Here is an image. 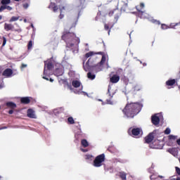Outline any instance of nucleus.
Listing matches in <instances>:
<instances>
[{"label":"nucleus","instance_id":"f257e3e1","mask_svg":"<svg viewBox=\"0 0 180 180\" xmlns=\"http://www.w3.org/2000/svg\"><path fill=\"white\" fill-rule=\"evenodd\" d=\"M141 108H143V105L139 103H128L123 110V112L127 117L133 118L136 116V115L140 112Z\"/></svg>","mask_w":180,"mask_h":180},{"label":"nucleus","instance_id":"f03ea898","mask_svg":"<svg viewBox=\"0 0 180 180\" xmlns=\"http://www.w3.org/2000/svg\"><path fill=\"white\" fill-rule=\"evenodd\" d=\"M62 39L66 41L68 47H72L75 43H79V39L75 37L74 33L68 32L62 36Z\"/></svg>","mask_w":180,"mask_h":180},{"label":"nucleus","instance_id":"7ed1b4c3","mask_svg":"<svg viewBox=\"0 0 180 180\" xmlns=\"http://www.w3.org/2000/svg\"><path fill=\"white\" fill-rule=\"evenodd\" d=\"M143 8H144V4L143 3H141L140 6H136L137 11H139V16H141V18H142L143 19L144 18L148 19L150 22H152V23H155V25H160V21L157 20H154L153 17H150V15L147 14V13L143 11Z\"/></svg>","mask_w":180,"mask_h":180},{"label":"nucleus","instance_id":"20e7f679","mask_svg":"<svg viewBox=\"0 0 180 180\" xmlns=\"http://www.w3.org/2000/svg\"><path fill=\"white\" fill-rule=\"evenodd\" d=\"M53 68V65L51 64V59L49 60H46L45 62V68L44 70V75L42 76V78L44 79H46V81H49V75H50V70Z\"/></svg>","mask_w":180,"mask_h":180},{"label":"nucleus","instance_id":"39448f33","mask_svg":"<svg viewBox=\"0 0 180 180\" xmlns=\"http://www.w3.org/2000/svg\"><path fill=\"white\" fill-rule=\"evenodd\" d=\"M103 162H105V155L101 154L100 155H98L95 158V160H94V162H93V165H94V167L99 168V167H102Z\"/></svg>","mask_w":180,"mask_h":180},{"label":"nucleus","instance_id":"423d86ee","mask_svg":"<svg viewBox=\"0 0 180 180\" xmlns=\"http://www.w3.org/2000/svg\"><path fill=\"white\" fill-rule=\"evenodd\" d=\"M72 84V86H74V88H80L81 91L84 89V86H82V84L81 83V82H79V80H73ZM81 91H77V94H82V95H88V94H86V92Z\"/></svg>","mask_w":180,"mask_h":180},{"label":"nucleus","instance_id":"0eeeda50","mask_svg":"<svg viewBox=\"0 0 180 180\" xmlns=\"http://www.w3.org/2000/svg\"><path fill=\"white\" fill-rule=\"evenodd\" d=\"M150 148H155L156 150H161V148H162V143H161V141L156 140L150 144Z\"/></svg>","mask_w":180,"mask_h":180},{"label":"nucleus","instance_id":"6e6552de","mask_svg":"<svg viewBox=\"0 0 180 180\" xmlns=\"http://www.w3.org/2000/svg\"><path fill=\"white\" fill-rule=\"evenodd\" d=\"M131 133L134 137H141L143 136V131L140 128L132 129Z\"/></svg>","mask_w":180,"mask_h":180},{"label":"nucleus","instance_id":"1a4fd4ad","mask_svg":"<svg viewBox=\"0 0 180 180\" xmlns=\"http://www.w3.org/2000/svg\"><path fill=\"white\" fill-rule=\"evenodd\" d=\"M59 66L58 68H56V70L54 72V75L56 77H61L63 74H64V68H63V65H58Z\"/></svg>","mask_w":180,"mask_h":180},{"label":"nucleus","instance_id":"9d476101","mask_svg":"<svg viewBox=\"0 0 180 180\" xmlns=\"http://www.w3.org/2000/svg\"><path fill=\"white\" fill-rule=\"evenodd\" d=\"M161 114H156L152 117V122L157 126L160 123V119H161Z\"/></svg>","mask_w":180,"mask_h":180},{"label":"nucleus","instance_id":"9b49d317","mask_svg":"<svg viewBox=\"0 0 180 180\" xmlns=\"http://www.w3.org/2000/svg\"><path fill=\"white\" fill-rule=\"evenodd\" d=\"M108 94L110 98H113V95L116 94V87H115L114 86H109Z\"/></svg>","mask_w":180,"mask_h":180},{"label":"nucleus","instance_id":"f8f14e48","mask_svg":"<svg viewBox=\"0 0 180 180\" xmlns=\"http://www.w3.org/2000/svg\"><path fill=\"white\" fill-rule=\"evenodd\" d=\"M107 60H108V55H106L105 53H102V58L99 63L100 68H99L98 71H101L102 70V65H103L105 64V61H107Z\"/></svg>","mask_w":180,"mask_h":180},{"label":"nucleus","instance_id":"ddd939ff","mask_svg":"<svg viewBox=\"0 0 180 180\" xmlns=\"http://www.w3.org/2000/svg\"><path fill=\"white\" fill-rule=\"evenodd\" d=\"M3 75L6 78H9L13 75V72L11 70V69L8 68L4 71Z\"/></svg>","mask_w":180,"mask_h":180},{"label":"nucleus","instance_id":"4468645a","mask_svg":"<svg viewBox=\"0 0 180 180\" xmlns=\"http://www.w3.org/2000/svg\"><path fill=\"white\" fill-rule=\"evenodd\" d=\"M168 153L174 155L176 158H178V149L175 148H172L168 149Z\"/></svg>","mask_w":180,"mask_h":180},{"label":"nucleus","instance_id":"2eb2a0df","mask_svg":"<svg viewBox=\"0 0 180 180\" xmlns=\"http://www.w3.org/2000/svg\"><path fill=\"white\" fill-rule=\"evenodd\" d=\"M27 116H28V117H30L31 119L37 118L36 114L34 113V110H33L32 109H29L27 110Z\"/></svg>","mask_w":180,"mask_h":180},{"label":"nucleus","instance_id":"dca6fc26","mask_svg":"<svg viewBox=\"0 0 180 180\" xmlns=\"http://www.w3.org/2000/svg\"><path fill=\"white\" fill-rule=\"evenodd\" d=\"M32 99V97H22L21 98V103H25V105H27V103H30V101Z\"/></svg>","mask_w":180,"mask_h":180},{"label":"nucleus","instance_id":"f3484780","mask_svg":"<svg viewBox=\"0 0 180 180\" xmlns=\"http://www.w3.org/2000/svg\"><path fill=\"white\" fill-rule=\"evenodd\" d=\"M120 79V77L117 75H113L111 78H110V82L112 83V84H116L117 82H119Z\"/></svg>","mask_w":180,"mask_h":180},{"label":"nucleus","instance_id":"a211bd4d","mask_svg":"<svg viewBox=\"0 0 180 180\" xmlns=\"http://www.w3.org/2000/svg\"><path fill=\"white\" fill-rule=\"evenodd\" d=\"M153 139H154V135L153 134H150L146 137V143H151L152 140Z\"/></svg>","mask_w":180,"mask_h":180},{"label":"nucleus","instance_id":"6ab92c4d","mask_svg":"<svg viewBox=\"0 0 180 180\" xmlns=\"http://www.w3.org/2000/svg\"><path fill=\"white\" fill-rule=\"evenodd\" d=\"M13 28V25H12L11 24H8V23H5L4 24V29L5 30H11V29Z\"/></svg>","mask_w":180,"mask_h":180},{"label":"nucleus","instance_id":"aec40b11","mask_svg":"<svg viewBox=\"0 0 180 180\" xmlns=\"http://www.w3.org/2000/svg\"><path fill=\"white\" fill-rule=\"evenodd\" d=\"M6 106L11 108V109H15V108H16V104L12 102H8L6 103Z\"/></svg>","mask_w":180,"mask_h":180},{"label":"nucleus","instance_id":"412c9836","mask_svg":"<svg viewBox=\"0 0 180 180\" xmlns=\"http://www.w3.org/2000/svg\"><path fill=\"white\" fill-rule=\"evenodd\" d=\"M175 82H176L175 79H170V80H168L167 82H166V84L168 86H172V85H174L175 84Z\"/></svg>","mask_w":180,"mask_h":180},{"label":"nucleus","instance_id":"4be33fe9","mask_svg":"<svg viewBox=\"0 0 180 180\" xmlns=\"http://www.w3.org/2000/svg\"><path fill=\"white\" fill-rule=\"evenodd\" d=\"M81 144L83 147H88V146H89L88 141H86V139H82L81 141Z\"/></svg>","mask_w":180,"mask_h":180},{"label":"nucleus","instance_id":"5701e85b","mask_svg":"<svg viewBox=\"0 0 180 180\" xmlns=\"http://www.w3.org/2000/svg\"><path fill=\"white\" fill-rule=\"evenodd\" d=\"M49 8L53 9V12H57V9H58V6H56V4L53 3H51L49 6Z\"/></svg>","mask_w":180,"mask_h":180},{"label":"nucleus","instance_id":"b1692460","mask_svg":"<svg viewBox=\"0 0 180 180\" xmlns=\"http://www.w3.org/2000/svg\"><path fill=\"white\" fill-rule=\"evenodd\" d=\"M87 77L89 79H95V75H92L91 72L87 74Z\"/></svg>","mask_w":180,"mask_h":180},{"label":"nucleus","instance_id":"393cba45","mask_svg":"<svg viewBox=\"0 0 180 180\" xmlns=\"http://www.w3.org/2000/svg\"><path fill=\"white\" fill-rule=\"evenodd\" d=\"M2 5H9L11 0H1Z\"/></svg>","mask_w":180,"mask_h":180},{"label":"nucleus","instance_id":"a878e982","mask_svg":"<svg viewBox=\"0 0 180 180\" xmlns=\"http://www.w3.org/2000/svg\"><path fill=\"white\" fill-rule=\"evenodd\" d=\"M120 176L122 179L126 180V173L124 172H120Z\"/></svg>","mask_w":180,"mask_h":180},{"label":"nucleus","instance_id":"bb28decb","mask_svg":"<svg viewBox=\"0 0 180 180\" xmlns=\"http://www.w3.org/2000/svg\"><path fill=\"white\" fill-rule=\"evenodd\" d=\"M141 89V87L139 84H134V91H140Z\"/></svg>","mask_w":180,"mask_h":180},{"label":"nucleus","instance_id":"cd10ccee","mask_svg":"<svg viewBox=\"0 0 180 180\" xmlns=\"http://www.w3.org/2000/svg\"><path fill=\"white\" fill-rule=\"evenodd\" d=\"M95 53L92 51H90L87 53H86V58H89V57H92Z\"/></svg>","mask_w":180,"mask_h":180},{"label":"nucleus","instance_id":"c85d7f7f","mask_svg":"<svg viewBox=\"0 0 180 180\" xmlns=\"http://www.w3.org/2000/svg\"><path fill=\"white\" fill-rule=\"evenodd\" d=\"M68 122L70 124H74V123H75V122L74 121V118H72V117H70L68 119Z\"/></svg>","mask_w":180,"mask_h":180},{"label":"nucleus","instance_id":"c756f323","mask_svg":"<svg viewBox=\"0 0 180 180\" xmlns=\"http://www.w3.org/2000/svg\"><path fill=\"white\" fill-rule=\"evenodd\" d=\"M60 19H63V18H64V14H63V12L64 11V7H60Z\"/></svg>","mask_w":180,"mask_h":180},{"label":"nucleus","instance_id":"7c9ffc66","mask_svg":"<svg viewBox=\"0 0 180 180\" xmlns=\"http://www.w3.org/2000/svg\"><path fill=\"white\" fill-rule=\"evenodd\" d=\"M161 29H162V30H167V29H169V27L165 24H162Z\"/></svg>","mask_w":180,"mask_h":180},{"label":"nucleus","instance_id":"2f4dec72","mask_svg":"<svg viewBox=\"0 0 180 180\" xmlns=\"http://www.w3.org/2000/svg\"><path fill=\"white\" fill-rule=\"evenodd\" d=\"M176 139V136H174V135H169V140H170L171 141H175Z\"/></svg>","mask_w":180,"mask_h":180},{"label":"nucleus","instance_id":"473e14b6","mask_svg":"<svg viewBox=\"0 0 180 180\" xmlns=\"http://www.w3.org/2000/svg\"><path fill=\"white\" fill-rule=\"evenodd\" d=\"M16 20H19V17H12L11 19L10 20V22H16Z\"/></svg>","mask_w":180,"mask_h":180},{"label":"nucleus","instance_id":"72a5a7b5","mask_svg":"<svg viewBox=\"0 0 180 180\" xmlns=\"http://www.w3.org/2000/svg\"><path fill=\"white\" fill-rule=\"evenodd\" d=\"M84 69L86 71H89V65H88V63H86L85 65H84Z\"/></svg>","mask_w":180,"mask_h":180},{"label":"nucleus","instance_id":"f704fd0d","mask_svg":"<svg viewBox=\"0 0 180 180\" xmlns=\"http://www.w3.org/2000/svg\"><path fill=\"white\" fill-rule=\"evenodd\" d=\"M32 47H33V42H32V41H30L28 44V50H31Z\"/></svg>","mask_w":180,"mask_h":180},{"label":"nucleus","instance_id":"c9c22d12","mask_svg":"<svg viewBox=\"0 0 180 180\" xmlns=\"http://www.w3.org/2000/svg\"><path fill=\"white\" fill-rule=\"evenodd\" d=\"M4 86V80L2 79H0V89H2Z\"/></svg>","mask_w":180,"mask_h":180},{"label":"nucleus","instance_id":"e433bc0d","mask_svg":"<svg viewBox=\"0 0 180 180\" xmlns=\"http://www.w3.org/2000/svg\"><path fill=\"white\" fill-rule=\"evenodd\" d=\"M165 134H169L171 133V129L169 128H167L165 131Z\"/></svg>","mask_w":180,"mask_h":180},{"label":"nucleus","instance_id":"4c0bfd02","mask_svg":"<svg viewBox=\"0 0 180 180\" xmlns=\"http://www.w3.org/2000/svg\"><path fill=\"white\" fill-rule=\"evenodd\" d=\"M6 9V6H1L0 7V12H2L3 11H5Z\"/></svg>","mask_w":180,"mask_h":180},{"label":"nucleus","instance_id":"58836bf2","mask_svg":"<svg viewBox=\"0 0 180 180\" xmlns=\"http://www.w3.org/2000/svg\"><path fill=\"white\" fill-rule=\"evenodd\" d=\"M176 172L178 174V175H180V168L178 167H176Z\"/></svg>","mask_w":180,"mask_h":180},{"label":"nucleus","instance_id":"ea45409f","mask_svg":"<svg viewBox=\"0 0 180 180\" xmlns=\"http://www.w3.org/2000/svg\"><path fill=\"white\" fill-rule=\"evenodd\" d=\"M22 6H23V8H24L25 9H27V8H29V4H27V3L24 4L22 5Z\"/></svg>","mask_w":180,"mask_h":180},{"label":"nucleus","instance_id":"a19ab883","mask_svg":"<svg viewBox=\"0 0 180 180\" xmlns=\"http://www.w3.org/2000/svg\"><path fill=\"white\" fill-rule=\"evenodd\" d=\"M92 155H86V160H91Z\"/></svg>","mask_w":180,"mask_h":180},{"label":"nucleus","instance_id":"79ce46f5","mask_svg":"<svg viewBox=\"0 0 180 180\" xmlns=\"http://www.w3.org/2000/svg\"><path fill=\"white\" fill-rule=\"evenodd\" d=\"M6 9H7L8 11H12V7L9 6H6Z\"/></svg>","mask_w":180,"mask_h":180},{"label":"nucleus","instance_id":"37998d69","mask_svg":"<svg viewBox=\"0 0 180 180\" xmlns=\"http://www.w3.org/2000/svg\"><path fill=\"white\" fill-rule=\"evenodd\" d=\"M3 40H4V41H3V46H5V44H6V38L3 37Z\"/></svg>","mask_w":180,"mask_h":180},{"label":"nucleus","instance_id":"c03bdc74","mask_svg":"<svg viewBox=\"0 0 180 180\" xmlns=\"http://www.w3.org/2000/svg\"><path fill=\"white\" fill-rule=\"evenodd\" d=\"M107 103L108 105H113V102H112L111 101H107Z\"/></svg>","mask_w":180,"mask_h":180},{"label":"nucleus","instance_id":"a18cd8bd","mask_svg":"<svg viewBox=\"0 0 180 180\" xmlns=\"http://www.w3.org/2000/svg\"><path fill=\"white\" fill-rule=\"evenodd\" d=\"M26 67H27V65L22 64V66H21V68H26Z\"/></svg>","mask_w":180,"mask_h":180},{"label":"nucleus","instance_id":"49530a36","mask_svg":"<svg viewBox=\"0 0 180 180\" xmlns=\"http://www.w3.org/2000/svg\"><path fill=\"white\" fill-rule=\"evenodd\" d=\"M105 30H108L109 29V26H108L107 25H105Z\"/></svg>","mask_w":180,"mask_h":180},{"label":"nucleus","instance_id":"de8ad7c7","mask_svg":"<svg viewBox=\"0 0 180 180\" xmlns=\"http://www.w3.org/2000/svg\"><path fill=\"white\" fill-rule=\"evenodd\" d=\"M81 150H82L83 153H86V151H88L87 150H85V149H83V148H81Z\"/></svg>","mask_w":180,"mask_h":180},{"label":"nucleus","instance_id":"09e8293b","mask_svg":"<svg viewBox=\"0 0 180 180\" xmlns=\"http://www.w3.org/2000/svg\"><path fill=\"white\" fill-rule=\"evenodd\" d=\"M113 13H114V11H110V12L109 13V16H112V15H113Z\"/></svg>","mask_w":180,"mask_h":180},{"label":"nucleus","instance_id":"8fccbe9b","mask_svg":"<svg viewBox=\"0 0 180 180\" xmlns=\"http://www.w3.org/2000/svg\"><path fill=\"white\" fill-rule=\"evenodd\" d=\"M9 115H12V113H13V110H11L9 112H8Z\"/></svg>","mask_w":180,"mask_h":180},{"label":"nucleus","instance_id":"3c124183","mask_svg":"<svg viewBox=\"0 0 180 180\" xmlns=\"http://www.w3.org/2000/svg\"><path fill=\"white\" fill-rule=\"evenodd\" d=\"M49 81H50V82H54V79H53L52 78H50Z\"/></svg>","mask_w":180,"mask_h":180},{"label":"nucleus","instance_id":"603ef678","mask_svg":"<svg viewBox=\"0 0 180 180\" xmlns=\"http://www.w3.org/2000/svg\"><path fill=\"white\" fill-rule=\"evenodd\" d=\"M68 89H69L70 91H72V87H71L70 86H68Z\"/></svg>","mask_w":180,"mask_h":180},{"label":"nucleus","instance_id":"864d4df0","mask_svg":"<svg viewBox=\"0 0 180 180\" xmlns=\"http://www.w3.org/2000/svg\"><path fill=\"white\" fill-rule=\"evenodd\" d=\"M177 143L179 144V146H180V139L177 140Z\"/></svg>","mask_w":180,"mask_h":180},{"label":"nucleus","instance_id":"5fc2aeb1","mask_svg":"<svg viewBox=\"0 0 180 180\" xmlns=\"http://www.w3.org/2000/svg\"><path fill=\"white\" fill-rule=\"evenodd\" d=\"M24 22H25V23H26V22H27V20L24 19Z\"/></svg>","mask_w":180,"mask_h":180},{"label":"nucleus","instance_id":"6e6d98bb","mask_svg":"<svg viewBox=\"0 0 180 180\" xmlns=\"http://www.w3.org/2000/svg\"><path fill=\"white\" fill-rule=\"evenodd\" d=\"M171 180H176V179L172 178V179H171Z\"/></svg>","mask_w":180,"mask_h":180},{"label":"nucleus","instance_id":"4d7b16f0","mask_svg":"<svg viewBox=\"0 0 180 180\" xmlns=\"http://www.w3.org/2000/svg\"><path fill=\"white\" fill-rule=\"evenodd\" d=\"M159 178H164V176H159Z\"/></svg>","mask_w":180,"mask_h":180},{"label":"nucleus","instance_id":"13d9d810","mask_svg":"<svg viewBox=\"0 0 180 180\" xmlns=\"http://www.w3.org/2000/svg\"><path fill=\"white\" fill-rule=\"evenodd\" d=\"M2 19V15H0V20Z\"/></svg>","mask_w":180,"mask_h":180},{"label":"nucleus","instance_id":"bf43d9fd","mask_svg":"<svg viewBox=\"0 0 180 180\" xmlns=\"http://www.w3.org/2000/svg\"><path fill=\"white\" fill-rule=\"evenodd\" d=\"M150 179L153 180V176H150Z\"/></svg>","mask_w":180,"mask_h":180},{"label":"nucleus","instance_id":"052dcab7","mask_svg":"<svg viewBox=\"0 0 180 180\" xmlns=\"http://www.w3.org/2000/svg\"><path fill=\"white\" fill-rule=\"evenodd\" d=\"M176 180H180V178H177Z\"/></svg>","mask_w":180,"mask_h":180},{"label":"nucleus","instance_id":"680f3d73","mask_svg":"<svg viewBox=\"0 0 180 180\" xmlns=\"http://www.w3.org/2000/svg\"><path fill=\"white\" fill-rule=\"evenodd\" d=\"M115 12H118V10H115Z\"/></svg>","mask_w":180,"mask_h":180},{"label":"nucleus","instance_id":"e2e57ef3","mask_svg":"<svg viewBox=\"0 0 180 180\" xmlns=\"http://www.w3.org/2000/svg\"><path fill=\"white\" fill-rule=\"evenodd\" d=\"M98 101H99L100 102H102V100H101V99H98Z\"/></svg>","mask_w":180,"mask_h":180},{"label":"nucleus","instance_id":"0e129e2a","mask_svg":"<svg viewBox=\"0 0 180 180\" xmlns=\"http://www.w3.org/2000/svg\"><path fill=\"white\" fill-rule=\"evenodd\" d=\"M16 2H19V0H15Z\"/></svg>","mask_w":180,"mask_h":180},{"label":"nucleus","instance_id":"69168bd1","mask_svg":"<svg viewBox=\"0 0 180 180\" xmlns=\"http://www.w3.org/2000/svg\"><path fill=\"white\" fill-rule=\"evenodd\" d=\"M110 34V31H108V34Z\"/></svg>","mask_w":180,"mask_h":180},{"label":"nucleus","instance_id":"338daca9","mask_svg":"<svg viewBox=\"0 0 180 180\" xmlns=\"http://www.w3.org/2000/svg\"><path fill=\"white\" fill-rule=\"evenodd\" d=\"M2 129H4V128H0V130H2Z\"/></svg>","mask_w":180,"mask_h":180},{"label":"nucleus","instance_id":"774afa93","mask_svg":"<svg viewBox=\"0 0 180 180\" xmlns=\"http://www.w3.org/2000/svg\"><path fill=\"white\" fill-rule=\"evenodd\" d=\"M179 162H180V159L179 158Z\"/></svg>","mask_w":180,"mask_h":180}]
</instances>
